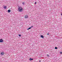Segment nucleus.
I'll return each instance as SVG.
<instances>
[{
  "label": "nucleus",
  "instance_id": "1",
  "mask_svg": "<svg viewBox=\"0 0 62 62\" xmlns=\"http://www.w3.org/2000/svg\"><path fill=\"white\" fill-rule=\"evenodd\" d=\"M18 10L20 12H22L23 10V8L21 7H20L18 8Z\"/></svg>",
  "mask_w": 62,
  "mask_h": 62
},
{
  "label": "nucleus",
  "instance_id": "13",
  "mask_svg": "<svg viewBox=\"0 0 62 62\" xmlns=\"http://www.w3.org/2000/svg\"><path fill=\"white\" fill-rule=\"evenodd\" d=\"M37 4V2H36L35 3V4Z\"/></svg>",
  "mask_w": 62,
  "mask_h": 62
},
{
  "label": "nucleus",
  "instance_id": "5",
  "mask_svg": "<svg viewBox=\"0 0 62 62\" xmlns=\"http://www.w3.org/2000/svg\"><path fill=\"white\" fill-rule=\"evenodd\" d=\"M3 39H0V42H3Z\"/></svg>",
  "mask_w": 62,
  "mask_h": 62
},
{
  "label": "nucleus",
  "instance_id": "3",
  "mask_svg": "<svg viewBox=\"0 0 62 62\" xmlns=\"http://www.w3.org/2000/svg\"><path fill=\"white\" fill-rule=\"evenodd\" d=\"M0 54L1 55H3L4 54V52H1Z\"/></svg>",
  "mask_w": 62,
  "mask_h": 62
},
{
  "label": "nucleus",
  "instance_id": "16",
  "mask_svg": "<svg viewBox=\"0 0 62 62\" xmlns=\"http://www.w3.org/2000/svg\"><path fill=\"white\" fill-rule=\"evenodd\" d=\"M47 35H49V33H47Z\"/></svg>",
  "mask_w": 62,
  "mask_h": 62
},
{
  "label": "nucleus",
  "instance_id": "8",
  "mask_svg": "<svg viewBox=\"0 0 62 62\" xmlns=\"http://www.w3.org/2000/svg\"><path fill=\"white\" fill-rule=\"evenodd\" d=\"M4 8L5 9H6V8H7V7H6V6H5Z\"/></svg>",
  "mask_w": 62,
  "mask_h": 62
},
{
  "label": "nucleus",
  "instance_id": "14",
  "mask_svg": "<svg viewBox=\"0 0 62 62\" xmlns=\"http://www.w3.org/2000/svg\"><path fill=\"white\" fill-rule=\"evenodd\" d=\"M47 56H49V55L48 54H47Z\"/></svg>",
  "mask_w": 62,
  "mask_h": 62
},
{
  "label": "nucleus",
  "instance_id": "6",
  "mask_svg": "<svg viewBox=\"0 0 62 62\" xmlns=\"http://www.w3.org/2000/svg\"><path fill=\"white\" fill-rule=\"evenodd\" d=\"M29 60L30 61H31V60H33V59L30 58L29 59Z\"/></svg>",
  "mask_w": 62,
  "mask_h": 62
},
{
  "label": "nucleus",
  "instance_id": "11",
  "mask_svg": "<svg viewBox=\"0 0 62 62\" xmlns=\"http://www.w3.org/2000/svg\"><path fill=\"white\" fill-rule=\"evenodd\" d=\"M55 49H57V48L56 47H55Z\"/></svg>",
  "mask_w": 62,
  "mask_h": 62
},
{
  "label": "nucleus",
  "instance_id": "4",
  "mask_svg": "<svg viewBox=\"0 0 62 62\" xmlns=\"http://www.w3.org/2000/svg\"><path fill=\"white\" fill-rule=\"evenodd\" d=\"M32 27H33V26H31V27L29 28V29H27V30H29V29H31V28H32Z\"/></svg>",
  "mask_w": 62,
  "mask_h": 62
},
{
  "label": "nucleus",
  "instance_id": "18",
  "mask_svg": "<svg viewBox=\"0 0 62 62\" xmlns=\"http://www.w3.org/2000/svg\"><path fill=\"white\" fill-rule=\"evenodd\" d=\"M39 61H40V60Z\"/></svg>",
  "mask_w": 62,
  "mask_h": 62
},
{
  "label": "nucleus",
  "instance_id": "15",
  "mask_svg": "<svg viewBox=\"0 0 62 62\" xmlns=\"http://www.w3.org/2000/svg\"><path fill=\"white\" fill-rule=\"evenodd\" d=\"M60 54H62V52H61L60 53Z\"/></svg>",
  "mask_w": 62,
  "mask_h": 62
},
{
  "label": "nucleus",
  "instance_id": "12",
  "mask_svg": "<svg viewBox=\"0 0 62 62\" xmlns=\"http://www.w3.org/2000/svg\"><path fill=\"white\" fill-rule=\"evenodd\" d=\"M18 35H19V37L21 36V35L20 34H19Z\"/></svg>",
  "mask_w": 62,
  "mask_h": 62
},
{
  "label": "nucleus",
  "instance_id": "10",
  "mask_svg": "<svg viewBox=\"0 0 62 62\" xmlns=\"http://www.w3.org/2000/svg\"><path fill=\"white\" fill-rule=\"evenodd\" d=\"M22 4H23V5H24V2H22Z\"/></svg>",
  "mask_w": 62,
  "mask_h": 62
},
{
  "label": "nucleus",
  "instance_id": "9",
  "mask_svg": "<svg viewBox=\"0 0 62 62\" xmlns=\"http://www.w3.org/2000/svg\"><path fill=\"white\" fill-rule=\"evenodd\" d=\"M41 38H43V36L41 35Z\"/></svg>",
  "mask_w": 62,
  "mask_h": 62
},
{
  "label": "nucleus",
  "instance_id": "7",
  "mask_svg": "<svg viewBox=\"0 0 62 62\" xmlns=\"http://www.w3.org/2000/svg\"><path fill=\"white\" fill-rule=\"evenodd\" d=\"M11 11L10 10H8V12L9 13V12H10Z\"/></svg>",
  "mask_w": 62,
  "mask_h": 62
},
{
  "label": "nucleus",
  "instance_id": "2",
  "mask_svg": "<svg viewBox=\"0 0 62 62\" xmlns=\"http://www.w3.org/2000/svg\"><path fill=\"white\" fill-rule=\"evenodd\" d=\"M28 16L27 15H26L25 16L24 18L25 19H26V18H28Z\"/></svg>",
  "mask_w": 62,
  "mask_h": 62
},
{
  "label": "nucleus",
  "instance_id": "17",
  "mask_svg": "<svg viewBox=\"0 0 62 62\" xmlns=\"http://www.w3.org/2000/svg\"><path fill=\"white\" fill-rule=\"evenodd\" d=\"M61 15L62 16V13L61 14Z\"/></svg>",
  "mask_w": 62,
  "mask_h": 62
}]
</instances>
